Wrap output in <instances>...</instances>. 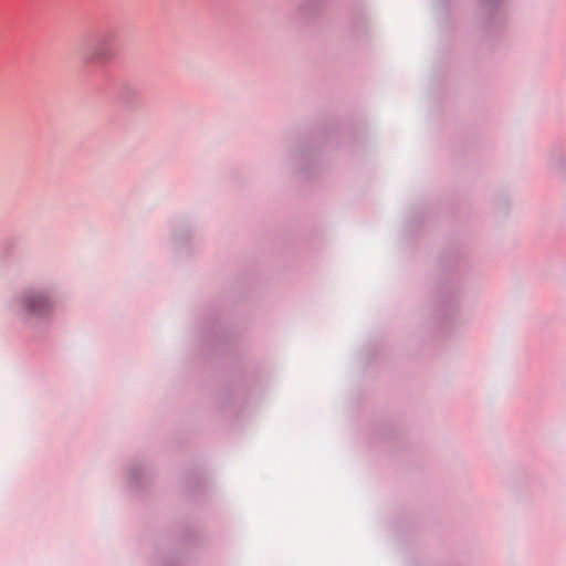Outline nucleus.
<instances>
[{
	"instance_id": "f03ea898",
	"label": "nucleus",
	"mask_w": 566,
	"mask_h": 566,
	"mask_svg": "<svg viewBox=\"0 0 566 566\" xmlns=\"http://www.w3.org/2000/svg\"><path fill=\"white\" fill-rule=\"evenodd\" d=\"M22 304L30 315H44L51 307L49 298L43 294H31L22 300Z\"/></svg>"
},
{
	"instance_id": "f257e3e1",
	"label": "nucleus",
	"mask_w": 566,
	"mask_h": 566,
	"mask_svg": "<svg viewBox=\"0 0 566 566\" xmlns=\"http://www.w3.org/2000/svg\"><path fill=\"white\" fill-rule=\"evenodd\" d=\"M115 35H99L93 43H84L78 48V54L87 64H104L115 56Z\"/></svg>"
}]
</instances>
